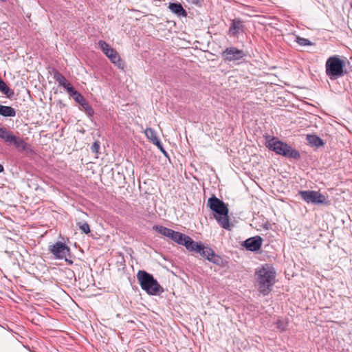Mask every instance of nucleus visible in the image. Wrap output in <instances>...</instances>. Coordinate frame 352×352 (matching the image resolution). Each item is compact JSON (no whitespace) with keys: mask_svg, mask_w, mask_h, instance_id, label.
<instances>
[{"mask_svg":"<svg viewBox=\"0 0 352 352\" xmlns=\"http://www.w3.org/2000/svg\"><path fill=\"white\" fill-rule=\"evenodd\" d=\"M155 145H156L157 146V148L165 155H167V153L166 152V151L164 150V146L162 145V144L161 143L160 140L158 141V143H155L154 144Z\"/></svg>","mask_w":352,"mask_h":352,"instance_id":"30","label":"nucleus"},{"mask_svg":"<svg viewBox=\"0 0 352 352\" xmlns=\"http://www.w3.org/2000/svg\"><path fill=\"white\" fill-rule=\"evenodd\" d=\"M243 28L242 21L239 19H234L232 21L229 30L228 34L230 36H236L239 30Z\"/></svg>","mask_w":352,"mask_h":352,"instance_id":"14","label":"nucleus"},{"mask_svg":"<svg viewBox=\"0 0 352 352\" xmlns=\"http://www.w3.org/2000/svg\"><path fill=\"white\" fill-rule=\"evenodd\" d=\"M256 275L259 292L264 296L267 295L275 283L276 271L272 267L266 265L257 270Z\"/></svg>","mask_w":352,"mask_h":352,"instance_id":"1","label":"nucleus"},{"mask_svg":"<svg viewBox=\"0 0 352 352\" xmlns=\"http://www.w3.org/2000/svg\"><path fill=\"white\" fill-rule=\"evenodd\" d=\"M190 246L192 248H189L188 250V251L199 253L203 257L214 264L220 265L221 263L222 258L221 256L217 255L212 248L205 247L201 243H199L194 241L193 243Z\"/></svg>","mask_w":352,"mask_h":352,"instance_id":"6","label":"nucleus"},{"mask_svg":"<svg viewBox=\"0 0 352 352\" xmlns=\"http://www.w3.org/2000/svg\"><path fill=\"white\" fill-rule=\"evenodd\" d=\"M99 149H100V142L98 141L94 142L91 146V152L97 154L99 152Z\"/></svg>","mask_w":352,"mask_h":352,"instance_id":"28","label":"nucleus"},{"mask_svg":"<svg viewBox=\"0 0 352 352\" xmlns=\"http://www.w3.org/2000/svg\"><path fill=\"white\" fill-rule=\"evenodd\" d=\"M307 140L308 143L312 146L319 147L323 144L322 139L316 135H307Z\"/></svg>","mask_w":352,"mask_h":352,"instance_id":"18","label":"nucleus"},{"mask_svg":"<svg viewBox=\"0 0 352 352\" xmlns=\"http://www.w3.org/2000/svg\"><path fill=\"white\" fill-rule=\"evenodd\" d=\"M168 8L173 13L178 16L186 17L187 16V12L184 9L181 3H170L168 6Z\"/></svg>","mask_w":352,"mask_h":352,"instance_id":"15","label":"nucleus"},{"mask_svg":"<svg viewBox=\"0 0 352 352\" xmlns=\"http://www.w3.org/2000/svg\"><path fill=\"white\" fill-rule=\"evenodd\" d=\"M146 138L153 144L158 143L160 139L158 138L156 132L151 128H147L144 131Z\"/></svg>","mask_w":352,"mask_h":352,"instance_id":"19","label":"nucleus"},{"mask_svg":"<svg viewBox=\"0 0 352 352\" xmlns=\"http://www.w3.org/2000/svg\"><path fill=\"white\" fill-rule=\"evenodd\" d=\"M222 58L226 61L239 60L245 56L244 52L234 47H227L221 54Z\"/></svg>","mask_w":352,"mask_h":352,"instance_id":"11","label":"nucleus"},{"mask_svg":"<svg viewBox=\"0 0 352 352\" xmlns=\"http://www.w3.org/2000/svg\"><path fill=\"white\" fill-rule=\"evenodd\" d=\"M263 228L265 229V230H269L270 228V225L269 223H265V225H263Z\"/></svg>","mask_w":352,"mask_h":352,"instance_id":"34","label":"nucleus"},{"mask_svg":"<svg viewBox=\"0 0 352 352\" xmlns=\"http://www.w3.org/2000/svg\"><path fill=\"white\" fill-rule=\"evenodd\" d=\"M266 146L276 154L286 157L295 160L300 157V153L297 150L275 137L267 140Z\"/></svg>","mask_w":352,"mask_h":352,"instance_id":"3","label":"nucleus"},{"mask_svg":"<svg viewBox=\"0 0 352 352\" xmlns=\"http://www.w3.org/2000/svg\"><path fill=\"white\" fill-rule=\"evenodd\" d=\"M263 239L260 236H255L246 239L243 245L249 251L256 252L262 246Z\"/></svg>","mask_w":352,"mask_h":352,"instance_id":"12","label":"nucleus"},{"mask_svg":"<svg viewBox=\"0 0 352 352\" xmlns=\"http://www.w3.org/2000/svg\"><path fill=\"white\" fill-rule=\"evenodd\" d=\"M153 230L177 244L184 245L187 250L192 248L190 245L193 243V240L188 236L162 226H153Z\"/></svg>","mask_w":352,"mask_h":352,"instance_id":"5","label":"nucleus"},{"mask_svg":"<svg viewBox=\"0 0 352 352\" xmlns=\"http://www.w3.org/2000/svg\"><path fill=\"white\" fill-rule=\"evenodd\" d=\"M49 251L57 259H63L69 254V248L62 242H56L49 247Z\"/></svg>","mask_w":352,"mask_h":352,"instance_id":"10","label":"nucleus"},{"mask_svg":"<svg viewBox=\"0 0 352 352\" xmlns=\"http://www.w3.org/2000/svg\"><path fill=\"white\" fill-rule=\"evenodd\" d=\"M296 42L301 46H307L311 45V42L309 39L297 36Z\"/></svg>","mask_w":352,"mask_h":352,"instance_id":"25","label":"nucleus"},{"mask_svg":"<svg viewBox=\"0 0 352 352\" xmlns=\"http://www.w3.org/2000/svg\"><path fill=\"white\" fill-rule=\"evenodd\" d=\"M286 326H287V324L280 320H278L276 322L277 328L280 329L281 331H285L286 329Z\"/></svg>","mask_w":352,"mask_h":352,"instance_id":"29","label":"nucleus"},{"mask_svg":"<svg viewBox=\"0 0 352 352\" xmlns=\"http://www.w3.org/2000/svg\"><path fill=\"white\" fill-rule=\"evenodd\" d=\"M53 78L60 86L64 85L65 82L67 80L65 76L57 70L53 72Z\"/></svg>","mask_w":352,"mask_h":352,"instance_id":"21","label":"nucleus"},{"mask_svg":"<svg viewBox=\"0 0 352 352\" xmlns=\"http://www.w3.org/2000/svg\"><path fill=\"white\" fill-rule=\"evenodd\" d=\"M74 100L79 104L82 103L85 98L76 90L70 95Z\"/></svg>","mask_w":352,"mask_h":352,"instance_id":"24","label":"nucleus"},{"mask_svg":"<svg viewBox=\"0 0 352 352\" xmlns=\"http://www.w3.org/2000/svg\"><path fill=\"white\" fill-rule=\"evenodd\" d=\"M14 146L20 151H28L31 150V146L23 138L14 134L12 137L8 146Z\"/></svg>","mask_w":352,"mask_h":352,"instance_id":"13","label":"nucleus"},{"mask_svg":"<svg viewBox=\"0 0 352 352\" xmlns=\"http://www.w3.org/2000/svg\"><path fill=\"white\" fill-rule=\"evenodd\" d=\"M0 115L4 117H14L16 111L12 107L0 104Z\"/></svg>","mask_w":352,"mask_h":352,"instance_id":"17","label":"nucleus"},{"mask_svg":"<svg viewBox=\"0 0 352 352\" xmlns=\"http://www.w3.org/2000/svg\"><path fill=\"white\" fill-rule=\"evenodd\" d=\"M98 46L103 53L109 58L111 62L119 68H123L124 63L122 61L119 54L116 50L111 47L107 42L100 40L98 42Z\"/></svg>","mask_w":352,"mask_h":352,"instance_id":"7","label":"nucleus"},{"mask_svg":"<svg viewBox=\"0 0 352 352\" xmlns=\"http://www.w3.org/2000/svg\"><path fill=\"white\" fill-rule=\"evenodd\" d=\"M77 226L79 229L85 234H89L90 232V228L89 224L85 221H80L77 223Z\"/></svg>","mask_w":352,"mask_h":352,"instance_id":"23","label":"nucleus"},{"mask_svg":"<svg viewBox=\"0 0 352 352\" xmlns=\"http://www.w3.org/2000/svg\"><path fill=\"white\" fill-rule=\"evenodd\" d=\"M3 171V166L0 164V173Z\"/></svg>","mask_w":352,"mask_h":352,"instance_id":"35","label":"nucleus"},{"mask_svg":"<svg viewBox=\"0 0 352 352\" xmlns=\"http://www.w3.org/2000/svg\"><path fill=\"white\" fill-rule=\"evenodd\" d=\"M0 91L5 94L8 98H12L14 95V91L10 89L6 82L0 78Z\"/></svg>","mask_w":352,"mask_h":352,"instance_id":"20","label":"nucleus"},{"mask_svg":"<svg viewBox=\"0 0 352 352\" xmlns=\"http://www.w3.org/2000/svg\"><path fill=\"white\" fill-rule=\"evenodd\" d=\"M155 145H156L157 146V148L165 155H167V153L166 152V151L164 150V146L162 145V144L161 143L160 140L158 141V143H155L154 144Z\"/></svg>","mask_w":352,"mask_h":352,"instance_id":"31","label":"nucleus"},{"mask_svg":"<svg viewBox=\"0 0 352 352\" xmlns=\"http://www.w3.org/2000/svg\"><path fill=\"white\" fill-rule=\"evenodd\" d=\"M61 86L67 90L69 95H71L73 92L76 91V89L71 85V83H69L67 80L65 82L64 85Z\"/></svg>","mask_w":352,"mask_h":352,"instance_id":"26","label":"nucleus"},{"mask_svg":"<svg viewBox=\"0 0 352 352\" xmlns=\"http://www.w3.org/2000/svg\"><path fill=\"white\" fill-rule=\"evenodd\" d=\"M190 3L197 5L199 3V0H186Z\"/></svg>","mask_w":352,"mask_h":352,"instance_id":"33","label":"nucleus"},{"mask_svg":"<svg viewBox=\"0 0 352 352\" xmlns=\"http://www.w3.org/2000/svg\"><path fill=\"white\" fill-rule=\"evenodd\" d=\"M299 195L308 204H322L324 200V197L322 194L314 190H301L299 191Z\"/></svg>","mask_w":352,"mask_h":352,"instance_id":"9","label":"nucleus"},{"mask_svg":"<svg viewBox=\"0 0 352 352\" xmlns=\"http://www.w3.org/2000/svg\"><path fill=\"white\" fill-rule=\"evenodd\" d=\"M208 206L211 210L215 212L214 218L219 224L226 230H230L229 209L226 204L222 200L212 196L208 199Z\"/></svg>","mask_w":352,"mask_h":352,"instance_id":"2","label":"nucleus"},{"mask_svg":"<svg viewBox=\"0 0 352 352\" xmlns=\"http://www.w3.org/2000/svg\"><path fill=\"white\" fill-rule=\"evenodd\" d=\"M346 61L338 56H331V80L343 76L346 74Z\"/></svg>","mask_w":352,"mask_h":352,"instance_id":"8","label":"nucleus"},{"mask_svg":"<svg viewBox=\"0 0 352 352\" xmlns=\"http://www.w3.org/2000/svg\"><path fill=\"white\" fill-rule=\"evenodd\" d=\"M137 278L141 288L149 295H158L164 292L153 275L146 271L140 270L137 274Z\"/></svg>","mask_w":352,"mask_h":352,"instance_id":"4","label":"nucleus"},{"mask_svg":"<svg viewBox=\"0 0 352 352\" xmlns=\"http://www.w3.org/2000/svg\"><path fill=\"white\" fill-rule=\"evenodd\" d=\"M61 86L67 90L69 95H71L73 92L76 91V89L71 85V83H69L67 80L65 82L64 85Z\"/></svg>","mask_w":352,"mask_h":352,"instance_id":"27","label":"nucleus"},{"mask_svg":"<svg viewBox=\"0 0 352 352\" xmlns=\"http://www.w3.org/2000/svg\"><path fill=\"white\" fill-rule=\"evenodd\" d=\"M85 112L89 116H92L94 113V109L92 107L89 105L88 102L85 100L82 103L80 104Z\"/></svg>","mask_w":352,"mask_h":352,"instance_id":"22","label":"nucleus"},{"mask_svg":"<svg viewBox=\"0 0 352 352\" xmlns=\"http://www.w3.org/2000/svg\"><path fill=\"white\" fill-rule=\"evenodd\" d=\"M14 133L4 126H0V139L8 145Z\"/></svg>","mask_w":352,"mask_h":352,"instance_id":"16","label":"nucleus"},{"mask_svg":"<svg viewBox=\"0 0 352 352\" xmlns=\"http://www.w3.org/2000/svg\"><path fill=\"white\" fill-rule=\"evenodd\" d=\"M326 73L328 76H330V57L327 58L326 61Z\"/></svg>","mask_w":352,"mask_h":352,"instance_id":"32","label":"nucleus"}]
</instances>
